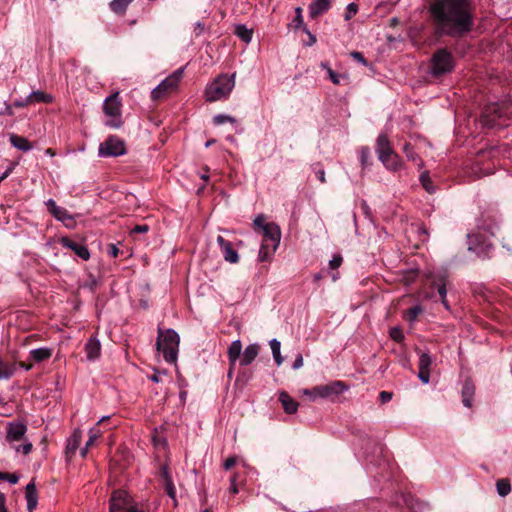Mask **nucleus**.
Listing matches in <instances>:
<instances>
[{"label": "nucleus", "mask_w": 512, "mask_h": 512, "mask_svg": "<svg viewBox=\"0 0 512 512\" xmlns=\"http://www.w3.org/2000/svg\"><path fill=\"white\" fill-rule=\"evenodd\" d=\"M0 512H8L6 508V497L0 492Z\"/></svg>", "instance_id": "052dcab7"}, {"label": "nucleus", "mask_w": 512, "mask_h": 512, "mask_svg": "<svg viewBox=\"0 0 512 512\" xmlns=\"http://www.w3.org/2000/svg\"><path fill=\"white\" fill-rule=\"evenodd\" d=\"M437 292H438V295L440 297V300H441V303L443 304L444 308L446 310H450V305L447 301V289H446V283H445V279H442L441 280V283H438L437 284Z\"/></svg>", "instance_id": "f704fd0d"}, {"label": "nucleus", "mask_w": 512, "mask_h": 512, "mask_svg": "<svg viewBox=\"0 0 512 512\" xmlns=\"http://www.w3.org/2000/svg\"><path fill=\"white\" fill-rule=\"evenodd\" d=\"M462 403L465 407L471 408L475 394V386L471 380H466L462 386Z\"/></svg>", "instance_id": "5701e85b"}, {"label": "nucleus", "mask_w": 512, "mask_h": 512, "mask_svg": "<svg viewBox=\"0 0 512 512\" xmlns=\"http://www.w3.org/2000/svg\"><path fill=\"white\" fill-rule=\"evenodd\" d=\"M265 222H266V216L263 214H259L258 216L255 217L252 224L260 225V224H265Z\"/></svg>", "instance_id": "e2e57ef3"}, {"label": "nucleus", "mask_w": 512, "mask_h": 512, "mask_svg": "<svg viewBox=\"0 0 512 512\" xmlns=\"http://www.w3.org/2000/svg\"><path fill=\"white\" fill-rule=\"evenodd\" d=\"M184 75V67H180L162 80L151 92L154 101L160 100L176 91Z\"/></svg>", "instance_id": "0eeeda50"}, {"label": "nucleus", "mask_w": 512, "mask_h": 512, "mask_svg": "<svg viewBox=\"0 0 512 512\" xmlns=\"http://www.w3.org/2000/svg\"><path fill=\"white\" fill-rule=\"evenodd\" d=\"M389 336L395 342H402L405 338L402 329L398 326L392 327L389 331Z\"/></svg>", "instance_id": "79ce46f5"}, {"label": "nucleus", "mask_w": 512, "mask_h": 512, "mask_svg": "<svg viewBox=\"0 0 512 512\" xmlns=\"http://www.w3.org/2000/svg\"><path fill=\"white\" fill-rule=\"evenodd\" d=\"M375 150L378 155V158L385 157L395 152L391 147V143L388 136L384 133L378 135Z\"/></svg>", "instance_id": "f3484780"}, {"label": "nucleus", "mask_w": 512, "mask_h": 512, "mask_svg": "<svg viewBox=\"0 0 512 512\" xmlns=\"http://www.w3.org/2000/svg\"><path fill=\"white\" fill-rule=\"evenodd\" d=\"M28 96L31 101V104H33V103H51L53 101V97L50 94H47L42 91H33Z\"/></svg>", "instance_id": "473e14b6"}, {"label": "nucleus", "mask_w": 512, "mask_h": 512, "mask_svg": "<svg viewBox=\"0 0 512 512\" xmlns=\"http://www.w3.org/2000/svg\"><path fill=\"white\" fill-rule=\"evenodd\" d=\"M235 86V74H220L205 88L204 95L208 102L226 99Z\"/></svg>", "instance_id": "7ed1b4c3"}, {"label": "nucleus", "mask_w": 512, "mask_h": 512, "mask_svg": "<svg viewBox=\"0 0 512 512\" xmlns=\"http://www.w3.org/2000/svg\"><path fill=\"white\" fill-rule=\"evenodd\" d=\"M241 354H242V343L239 339L234 340L230 344V346L228 347V350H227L229 364L232 367H235V364H236L237 360L240 358Z\"/></svg>", "instance_id": "bb28decb"}, {"label": "nucleus", "mask_w": 512, "mask_h": 512, "mask_svg": "<svg viewBox=\"0 0 512 512\" xmlns=\"http://www.w3.org/2000/svg\"><path fill=\"white\" fill-rule=\"evenodd\" d=\"M126 153L124 141L116 136L108 137L99 145L98 155L100 157H117Z\"/></svg>", "instance_id": "f8f14e48"}, {"label": "nucleus", "mask_w": 512, "mask_h": 512, "mask_svg": "<svg viewBox=\"0 0 512 512\" xmlns=\"http://www.w3.org/2000/svg\"><path fill=\"white\" fill-rule=\"evenodd\" d=\"M46 206L48 211L55 217L56 220L63 222L69 218L67 211L64 208L58 206L54 200L49 199L46 202Z\"/></svg>", "instance_id": "c85d7f7f"}, {"label": "nucleus", "mask_w": 512, "mask_h": 512, "mask_svg": "<svg viewBox=\"0 0 512 512\" xmlns=\"http://www.w3.org/2000/svg\"><path fill=\"white\" fill-rule=\"evenodd\" d=\"M53 349L49 347H40L32 349L29 353L30 359L35 363H41L51 358Z\"/></svg>", "instance_id": "393cba45"}, {"label": "nucleus", "mask_w": 512, "mask_h": 512, "mask_svg": "<svg viewBox=\"0 0 512 512\" xmlns=\"http://www.w3.org/2000/svg\"><path fill=\"white\" fill-rule=\"evenodd\" d=\"M496 489L500 496L505 497L511 491L510 482L507 479H499L496 482Z\"/></svg>", "instance_id": "4c0bfd02"}, {"label": "nucleus", "mask_w": 512, "mask_h": 512, "mask_svg": "<svg viewBox=\"0 0 512 512\" xmlns=\"http://www.w3.org/2000/svg\"><path fill=\"white\" fill-rule=\"evenodd\" d=\"M318 389V385L313 387L312 389H304L303 394L310 397L311 400H315L320 398V394L316 391Z\"/></svg>", "instance_id": "09e8293b"}, {"label": "nucleus", "mask_w": 512, "mask_h": 512, "mask_svg": "<svg viewBox=\"0 0 512 512\" xmlns=\"http://www.w3.org/2000/svg\"><path fill=\"white\" fill-rule=\"evenodd\" d=\"M403 152L409 161L414 162L420 169L424 163L418 154L414 151L413 146L410 143H405L403 146Z\"/></svg>", "instance_id": "7c9ffc66"}, {"label": "nucleus", "mask_w": 512, "mask_h": 512, "mask_svg": "<svg viewBox=\"0 0 512 512\" xmlns=\"http://www.w3.org/2000/svg\"><path fill=\"white\" fill-rule=\"evenodd\" d=\"M423 312V309L420 305H415L411 308H409L408 310H406L405 312V318L406 320H408L409 322L413 323L416 321V319L418 318V316Z\"/></svg>", "instance_id": "58836bf2"}, {"label": "nucleus", "mask_w": 512, "mask_h": 512, "mask_svg": "<svg viewBox=\"0 0 512 512\" xmlns=\"http://www.w3.org/2000/svg\"><path fill=\"white\" fill-rule=\"evenodd\" d=\"M328 78L330 79V81L335 84V85H339L341 83V79L343 78V75L335 72L334 70L332 69H328Z\"/></svg>", "instance_id": "37998d69"}, {"label": "nucleus", "mask_w": 512, "mask_h": 512, "mask_svg": "<svg viewBox=\"0 0 512 512\" xmlns=\"http://www.w3.org/2000/svg\"><path fill=\"white\" fill-rule=\"evenodd\" d=\"M489 226H478V231L467 234L469 250H476L478 248H488V237L486 236L487 228Z\"/></svg>", "instance_id": "4468645a"}, {"label": "nucleus", "mask_w": 512, "mask_h": 512, "mask_svg": "<svg viewBox=\"0 0 512 512\" xmlns=\"http://www.w3.org/2000/svg\"><path fill=\"white\" fill-rule=\"evenodd\" d=\"M107 253L111 257L116 258L119 255V249L115 244L110 243L107 246Z\"/></svg>", "instance_id": "864d4df0"}, {"label": "nucleus", "mask_w": 512, "mask_h": 512, "mask_svg": "<svg viewBox=\"0 0 512 512\" xmlns=\"http://www.w3.org/2000/svg\"><path fill=\"white\" fill-rule=\"evenodd\" d=\"M9 141L14 148L22 152H28L32 149V144L23 136L12 133L9 136Z\"/></svg>", "instance_id": "cd10ccee"}, {"label": "nucleus", "mask_w": 512, "mask_h": 512, "mask_svg": "<svg viewBox=\"0 0 512 512\" xmlns=\"http://www.w3.org/2000/svg\"><path fill=\"white\" fill-rule=\"evenodd\" d=\"M302 366H303V357L301 354H298L296 356V359L293 362L292 368L294 370H297V369L301 368Z\"/></svg>", "instance_id": "bf43d9fd"}, {"label": "nucleus", "mask_w": 512, "mask_h": 512, "mask_svg": "<svg viewBox=\"0 0 512 512\" xmlns=\"http://www.w3.org/2000/svg\"><path fill=\"white\" fill-rule=\"evenodd\" d=\"M166 491H167L169 496L174 497L175 489H174V486H173V483H172L171 480L166 482Z\"/></svg>", "instance_id": "0e129e2a"}, {"label": "nucleus", "mask_w": 512, "mask_h": 512, "mask_svg": "<svg viewBox=\"0 0 512 512\" xmlns=\"http://www.w3.org/2000/svg\"><path fill=\"white\" fill-rule=\"evenodd\" d=\"M85 352L88 360L90 361H94L97 358H99L101 354L100 341L95 337H91L90 339H88V341L85 344Z\"/></svg>", "instance_id": "412c9836"}, {"label": "nucleus", "mask_w": 512, "mask_h": 512, "mask_svg": "<svg viewBox=\"0 0 512 512\" xmlns=\"http://www.w3.org/2000/svg\"><path fill=\"white\" fill-rule=\"evenodd\" d=\"M81 437H82L81 431L79 429L74 430L73 434L71 435V437L69 439L68 446H67L69 451L73 452L78 448V446L81 442Z\"/></svg>", "instance_id": "e433bc0d"}, {"label": "nucleus", "mask_w": 512, "mask_h": 512, "mask_svg": "<svg viewBox=\"0 0 512 512\" xmlns=\"http://www.w3.org/2000/svg\"><path fill=\"white\" fill-rule=\"evenodd\" d=\"M99 437V431L96 428H91L89 430V439L86 442V447H91L96 439Z\"/></svg>", "instance_id": "a18cd8bd"}, {"label": "nucleus", "mask_w": 512, "mask_h": 512, "mask_svg": "<svg viewBox=\"0 0 512 512\" xmlns=\"http://www.w3.org/2000/svg\"><path fill=\"white\" fill-rule=\"evenodd\" d=\"M205 29V26L202 22H197L195 24V32L197 35H200Z\"/></svg>", "instance_id": "338daca9"}, {"label": "nucleus", "mask_w": 512, "mask_h": 512, "mask_svg": "<svg viewBox=\"0 0 512 512\" xmlns=\"http://www.w3.org/2000/svg\"><path fill=\"white\" fill-rule=\"evenodd\" d=\"M347 390L348 386L343 381L336 380L325 385H318L316 391L320 394V398H332Z\"/></svg>", "instance_id": "ddd939ff"}, {"label": "nucleus", "mask_w": 512, "mask_h": 512, "mask_svg": "<svg viewBox=\"0 0 512 512\" xmlns=\"http://www.w3.org/2000/svg\"><path fill=\"white\" fill-rule=\"evenodd\" d=\"M419 180L427 192H429V193L434 192V187L432 185L430 175L427 171H424L421 173Z\"/></svg>", "instance_id": "ea45409f"}, {"label": "nucleus", "mask_w": 512, "mask_h": 512, "mask_svg": "<svg viewBox=\"0 0 512 512\" xmlns=\"http://www.w3.org/2000/svg\"><path fill=\"white\" fill-rule=\"evenodd\" d=\"M358 11V7L355 3H350L347 5V8H346V14H345V19L346 20H349L351 19Z\"/></svg>", "instance_id": "49530a36"}, {"label": "nucleus", "mask_w": 512, "mask_h": 512, "mask_svg": "<svg viewBox=\"0 0 512 512\" xmlns=\"http://www.w3.org/2000/svg\"><path fill=\"white\" fill-rule=\"evenodd\" d=\"M59 243L63 247L72 250L82 260L87 261L90 259V252L85 245H83L69 237H61L59 239Z\"/></svg>", "instance_id": "2eb2a0df"}, {"label": "nucleus", "mask_w": 512, "mask_h": 512, "mask_svg": "<svg viewBox=\"0 0 512 512\" xmlns=\"http://www.w3.org/2000/svg\"><path fill=\"white\" fill-rule=\"evenodd\" d=\"M0 114H6L8 116H12L14 114L13 112V104H5V109Z\"/></svg>", "instance_id": "69168bd1"}, {"label": "nucleus", "mask_w": 512, "mask_h": 512, "mask_svg": "<svg viewBox=\"0 0 512 512\" xmlns=\"http://www.w3.org/2000/svg\"><path fill=\"white\" fill-rule=\"evenodd\" d=\"M342 257L341 255H334L333 258L329 261V266L332 269H337L342 264Z\"/></svg>", "instance_id": "3c124183"}, {"label": "nucleus", "mask_w": 512, "mask_h": 512, "mask_svg": "<svg viewBox=\"0 0 512 512\" xmlns=\"http://www.w3.org/2000/svg\"><path fill=\"white\" fill-rule=\"evenodd\" d=\"M30 104H31V101H30V99H29V96H27L26 98L21 99V100H15V101L13 102V106H14V107H17V108L26 107V106H28V105H30Z\"/></svg>", "instance_id": "5fc2aeb1"}, {"label": "nucleus", "mask_w": 512, "mask_h": 512, "mask_svg": "<svg viewBox=\"0 0 512 512\" xmlns=\"http://www.w3.org/2000/svg\"><path fill=\"white\" fill-rule=\"evenodd\" d=\"M236 464V458L235 457H229L224 461V469L229 470Z\"/></svg>", "instance_id": "13d9d810"}, {"label": "nucleus", "mask_w": 512, "mask_h": 512, "mask_svg": "<svg viewBox=\"0 0 512 512\" xmlns=\"http://www.w3.org/2000/svg\"><path fill=\"white\" fill-rule=\"evenodd\" d=\"M16 371V364H9L0 358V380L10 379Z\"/></svg>", "instance_id": "c756f323"}, {"label": "nucleus", "mask_w": 512, "mask_h": 512, "mask_svg": "<svg viewBox=\"0 0 512 512\" xmlns=\"http://www.w3.org/2000/svg\"><path fill=\"white\" fill-rule=\"evenodd\" d=\"M234 33L245 43H249L252 40L253 31L247 28L244 24L236 25Z\"/></svg>", "instance_id": "2f4dec72"}, {"label": "nucleus", "mask_w": 512, "mask_h": 512, "mask_svg": "<svg viewBox=\"0 0 512 512\" xmlns=\"http://www.w3.org/2000/svg\"><path fill=\"white\" fill-rule=\"evenodd\" d=\"M509 114V107L505 104H488L481 116V123L488 128L507 126L505 120Z\"/></svg>", "instance_id": "423d86ee"}, {"label": "nucleus", "mask_w": 512, "mask_h": 512, "mask_svg": "<svg viewBox=\"0 0 512 512\" xmlns=\"http://www.w3.org/2000/svg\"><path fill=\"white\" fill-rule=\"evenodd\" d=\"M331 7L330 0H313L308 6L309 16L317 18L326 13Z\"/></svg>", "instance_id": "6ab92c4d"}, {"label": "nucleus", "mask_w": 512, "mask_h": 512, "mask_svg": "<svg viewBox=\"0 0 512 512\" xmlns=\"http://www.w3.org/2000/svg\"><path fill=\"white\" fill-rule=\"evenodd\" d=\"M296 16L294 18V23L296 28H300L303 25V19H302V9L300 7H297L295 9Z\"/></svg>", "instance_id": "8fccbe9b"}, {"label": "nucleus", "mask_w": 512, "mask_h": 512, "mask_svg": "<svg viewBox=\"0 0 512 512\" xmlns=\"http://www.w3.org/2000/svg\"><path fill=\"white\" fill-rule=\"evenodd\" d=\"M270 347H271L273 358H274L276 364L278 366H280L284 361L283 357L281 356V352H280V347H281L280 342L277 339H272L270 341Z\"/></svg>", "instance_id": "72a5a7b5"}, {"label": "nucleus", "mask_w": 512, "mask_h": 512, "mask_svg": "<svg viewBox=\"0 0 512 512\" xmlns=\"http://www.w3.org/2000/svg\"><path fill=\"white\" fill-rule=\"evenodd\" d=\"M179 335L173 329H159L156 341L157 350L162 352L166 362L174 363L177 359Z\"/></svg>", "instance_id": "39448f33"}, {"label": "nucleus", "mask_w": 512, "mask_h": 512, "mask_svg": "<svg viewBox=\"0 0 512 512\" xmlns=\"http://www.w3.org/2000/svg\"><path fill=\"white\" fill-rule=\"evenodd\" d=\"M133 0H112L110 8L115 13H124Z\"/></svg>", "instance_id": "c9c22d12"}, {"label": "nucleus", "mask_w": 512, "mask_h": 512, "mask_svg": "<svg viewBox=\"0 0 512 512\" xmlns=\"http://www.w3.org/2000/svg\"><path fill=\"white\" fill-rule=\"evenodd\" d=\"M149 226H134V228L131 230V233H146L148 231Z\"/></svg>", "instance_id": "680f3d73"}, {"label": "nucleus", "mask_w": 512, "mask_h": 512, "mask_svg": "<svg viewBox=\"0 0 512 512\" xmlns=\"http://www.w3.org/2000/svg\"><path fill=\"white\" fill-rule=\"evenodd\" d=\"M454 68V58L447 49L437 50L431 59L430 73L441 76L450 73Z\"/></svg>", "instance_id": "6e6552de"}, {"label": "nucleus", "mask_w": 512, "mask_h": 512, "mask_svg": "<svg viewBox=\"0 0 512 512\" xmlns=\"http://www.w3.org/2000/svg\"><path fill=\"white\" fill-rule=\"evenodd\" d=\"M370 157V149L368 147H362L360 150V160L362 166H366Z\"/></svg>", "instance_id": "de8ad7c7"}, {"label": "nucleus", "mask_w": 512, "mask_h": 512, "mask_svg": "<svg viewBox=\"0 0 512 512\" xmlns=\"http://www.w3.org/2000/svg\"><path fill=\"white\" fill-rule=\"evenodd\" d=\"M251 377H252L251 371L243 370L239 373L238 381L245 384L251 379Z\"/></svg>", "instance_id": "603ef678"}, {"label": "nucleus", "mask_w": 512, "mask_h": 512, "mask_svg": "<svg viewBox=\"0 0 512 512\" xmlns=\"http://www.w3.org/2000/svg\"><path fill=\"white\" fill-rule=\"evenodd\" d=\"M432 364V357L428 352H420L419 354V379L427 384L430 381V367Z\"/></svg>", "instance_id": "dca6fc26"}, {"label": "nucleus", "mask_w": 512, "mask_h": 512, "mask_svg": "<svg viewBox=\"0 0 512 512\" xmlns=\"http://www.w3.org/2000/svg\"><path fill=\"white\" fill-rule=\"evenodd\" d=\"M0 480H6L11 484H16L19 481V477L15 474L0 472Z\"/></svg>", "instance_id": "c03bdc74"}, {"label": "nucleus", "mask_w": 512, "mask_h": 512, "mask_svg": "<svg viewBox=\"0 0 512 512\" xmlns=\"http://www.w3.org/2000/svg\"><path fill=\"white\" fill-rule=\"evenodd\" d=\"M25 498L27 501V509L32 512L38 503V493L34 482H30L26 486Z\"/></svg>", "instance_id": "4be33fe9"}, {"label": "nucleus", "mask_w": 512, "mask_h": 512, "mask_svg": "<svg viewBox=\"0 0 512 512\" xmlns=\"http://www.w3.org/2000/svg\"><path fill=\"white\" fill-rule=\"evenodd\" d=\"M351 56L356 60L358 61L359 63H362L363 65H366L367 64V61L365 59V57L363 56L362 53L360 52H352L351 53Z\"/></svg>", "instance_id": "4d7b16f0"}, {"label": "nucleus", "mask_w": 512, "mask_h": 512, "mask_svg": "<svg viewBox=\"0 0 512 512\" xmlns=\"http://www.w3.org/2000/svg\"><path fill=\"white\" fill-rule=\"evenodd\" d=\"M110 512H141L136 508L131 497L124 490L114 491L110 498Z\"/></svg>", "instance_id": "9d476101"}, {"label": "nucleus", "mask_w": 512, "mask_h": 512, "mask_svg": "<svg viewBox=\"0 0 512 512\" xmlns=\"http://www.w3.org/2000/svg\"><path fill=\"white\" fill-rule=\"evenodd\" d=\"M375 150L378 155V158L385 157L395 152L391 147V143L388 136L384 133L378 135Z\"/></svg>", "instance_id": "a211bd4d"}, {"label": "nucleus", "mask_w": 512, "mask_h": 512, "mask_svg": "<svg viewBox=\"0 0 512 512\" xmlns=\"http://www.w3.org/2000/svg\"><path fill=\"white\" fill-rule=\"evenodd\" d=\"M259 351H260V346L257 343L248 345L242 353V357L240 359V365L241 366L250 365L258 356Z\"/></svg>", "instance_id": "aec40b11"}, {"label": "nucleus", "mask_w": 512, "mask_h": 512, "mask_svg": "<svg viewBox=\"0 0 512 512\" xmlns=\"http://www.w3.org/2000/svg\"><path fill=\"white\" fill-rule=\"evenodd\" d=\"M429 13L435 34L461 38L474 26V17L469 0H433Z\"/></svg>", "instance_id": "f257e3e1"}, {"label": "nucleus", "mask_w": 512, "mask_h": 512, "mask_svg": "<svg viewBox=\"0 0 512 512\" xmlns=\"http://www.w3.org/2000/svg\"><path fill=\"white\" fill-rule=\"evenodd\" d=\"M262 235V242L258 253L260 262L269 261L280 243L281 233L279 226H255Z\"/></svg>", "instance_id": "f03ea898"}, {"label": "nucleus", "mask_w": 512, "mask_h": 512, "mask_svg": "<svg viewBox=\"0 0 512 512\" xmlns=\"http://www.w3.org/2000/svg\"><path fill=\"white\" fill-rule=\"evenodd\" d=\"M103 110L107 116L111 117V119L106 122V125L111 128H120L122 125L121 101L118 93H114L105 99Z\"/></svg>", "instance_id": "1a4fd4ad"}, {"label": "nucleus", "mask_w": 512, "mask_h": 512, "mask_svg": "<svg viewBox=\"0 0 512 512\" xmlns=\"http://www.w3.org/2000/svg\"><path fill=\"white\" fill-rule=\"evenodd\" d=\"M279 401L286 413L294 414L297 412L298 403L287 392L282 391L279 393Z\"/></svg>", "instance_id": "a878e982"}, {"label": "nucleus", "mask_w": 512, "mask_h": 512, "mask_svg": "<svg viewBox=\"0 0 512 512\" xmlns=\"http://www.w3.org/2000/svg\"><path fill=\"white\" fill-rule=\"evenodd\" d=\"M392 399V393L388 391H382L379 394V401L382 404L389 402Z\"/></svg>", "instance_id": "6e6d98bb"}, {"label": "nucleus", "mask_w": 512, "mask_h": 512, "mask_svg": "<svg viewBox=\"0 0 512 512\" xmlns=\"http://www.w3.org/2000/svg\"><path fill=\"white\" fill-rule=\"evenodd\" d=\"M379 160L388 170L398 171L402 168V160L396 152H393L385 157L379 158Z\"/></svg>", "instance_id": "b1692460"}, {"label": "nucleus", "mask_w": 512, "mask_h": 512, "mask_svg": "<svg viewBox=\"0 0 512 512\" xmlns=\"http://www.w3.org/2000/svg\"><path fill=\"white\" fill-rule=\"evenodd\" d=\"M227 122L234 124V123H236V119L234 117H232L230 115H226V114H218L213 117V123L215 125H222Z\"/></svg>", "instance_id": "a19ab883"}, {"label": "nucleus", "mask_w": 512, "mask_h": 512, "mask_svg": "<svg viewBox=\"0 0 512 512\" xmlns=\"http://www.w3.org/2000/svg\"><path fill=\"white\" fill-rule=\"evenodd\" d=\"M150 380L155 382V383H158L161 381V378H160V372L156 371V373H154L153 375H151L150 377Z\"/></svg>", "instance_id": "774afa93"}, {"label": "nucleus", "mask_w": 512, "mask_h": 512, "mask_svg": "<svg viewBox=\"0 0 512 512\" xmlns=\"http://www.w3.org/2000/svg\"><path fill=\"white\" fill-rule=\"evenodd\" d=\"M27 426L21 422H10L7 425L6 441L17 452L27 455L32 450V443L25 437Z\"/></svg>", "instance_id": "20e7f679"}, {"label": "nucleus", "mask_w": 512, "mask_h": 512, "mask_svg": "<svg viewBox=\"0 0 512 512\" xmlns=\"http://www.w3.org/2000/svg\"><path fill=\"white\" fill-rule=\"evenodd\" d=\"M222 232L227 234L228 236H232L230 230L228 229H222ZM217 242L220 246L225 261L232 264H235L239 261V255L237 250L235 249V246L239 244L240 241H236L224 235H219L217 237Z\"/></svg>", "instance_id": "9b49d317"}]
</instances>
